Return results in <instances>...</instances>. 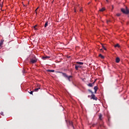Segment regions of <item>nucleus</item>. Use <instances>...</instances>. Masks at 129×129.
Returning a JSON list of instances; mask_svg holds the SVG:
<instances>
[{"instance_id": "22", "label": "nucleus", "mask_w": 129, "mask_h": 129, "mask_svg": "<svg viewBox=\"0 0 129 129\" xmlns=\"http://www.w3.org/2000/svg\"><path fill=\"white\" fill-rule=\"evenodd\" d=\"M102 48H103V49H104L105 51H106V50H107V49H106V48H105V47L103 46V45L102 44Z\"/></svg>"}, {"instance_id": "20", "label": "nucleus", "mask_w": 129, "mask_h": 129, "mask_svg": "<svg viewBox=\"0 0 129 129\" xmlns=\"http://www.w3.org/2000/svg\"><path fill=\"white\" fill-rule=\"evenodd\" d=\"M47 72H55V71L54 70H47Z\"/></svg>"}, {"instance_id": "30", "label": "nucleus", "mask_w": 129, "mask_h": 129, "mask_svg": "<svg viewBox=\"0 0 129 129\" xmlns=\"http://www.w3.org/2000/svg\"><path fill=\"white\" fill-rule=\"evenodd\" d=\"M112 10H113V9H114L113 5L112 6Z\"/></svg>"}, {"instance_id": "5", "label": "nucleus", "mask_w": 129, "mask_h": 129, "mask_svg": "<svg viewBox=\"0 0 129 129\" xmlns=\"http://www.w3.org/2000/svg\"><path fill=\"white\" fill-rule=\"evenodd\" d=\"M58 73H61V74H62L63 77H65L66 78H67L68 77V76L66 73H63V72H58Z\"/></svg>"}, {"instance_id": "35", "label": "nucleus", "mask_w": 129, "mask_h": 129, "mask_svg": "<svg viewBox=\"0 0 129 129\" xmlns=\"http://www.w3.org/2000/svg\"><path fill=\"white\" fill-rule=\"evenodd\" d=\"M100 50H101V51H102V49H101Z\"/></svg>"}, {"instance_id": "3", "label": "nucleus", "mask_w": 129, "mask_h": 129, "mask_svg": "<svg viewBox=\"0 0 129 129\" xmlns=\"http://www.w3.org/2000/svg\"><path fill=\"white\" fill-rule=\"evenodd\" d=\"M37 59L36 58V57L35 56H34L33 58H31L30 59V62L32 64H34V63H37Z\"/></svg>"}, {"instance_id": "16", "label": "nucleus", "mask_w": 129, "mask_h": 129, "mask_svg": "<svg viewBox=\"0 0 129 129\" xmlns=\"http://www.w3.org/2000/svg\"><path fill=\"white\" fill-rule=\"evenodd\" d=\"M37 27H38L37 25H35L34 26H33V29H34V30H38V28H37Z\"/></svg>"}, {"instance_id": "8", "label": "nucleus", "mask_w": 129, "mask_h": 129, "mask_svg": "<svg viewBox=\"0 0 129 129\" xmlns=\"http://www.w3.org/2000/svg\"><path fill=\"white\" fill-rule=\"evenodd\" d=\"M94 89L95 90V93H96V92H97V90H98V87H97V86H95L94 87Z\"/></svg>"}, {"instance_id": "12", "label": "nucleus", "mask_w": 129, "mask_h": 129, "mask_svg": "<svg viewBox=\"0 0 129 129\" xmlns=\"http://www.w3.org/2000/svg\"><path fill=\"white\" fill-rule=\"evenodd\" d=\"M77 64H78V65H83V62L78 61L77 62Z\"/></svg>"}, {"instance_id": "9", "label": "nucleus", "mask_w": 129, "mask_h": 129, "mask_svg": "<svg viewBox=\"0 0 129 129\" xmlns=\"http://www.w3.org/2000/svg\"><path fill=\"white\" fill-rule=\"evenodd\" d=\"M49 58H50V56H43L42 57V59H43L44 60H46V59H49Z\"/></svg>"}, {"instance_id": "1", "label": "nucleus", "mask_w": 129, "mask_h": 129, "mask_svg": "<svg viewBox=\"0 0 129 129\" xmlns=\"http://www.w3.org/2000/svg\"><path fill=\"white\" fill-rule=\"evenodd\" d=\"M103 119V117H102V115L101 113L99 114V126H103V121L102 120Z\"/></svg>"}, {"instance_id": "24", "label": "nucleus", "mask_w": 129, "mask_h": 129, "mask_svg": "<svg viewBox=\"0 0 129 129\" xmlns=\"http://www.w3.org/2000/svg\"><path fill=\"white\" fill-rule=\"evenodd\" d=\"M116 16H117V17H119V16H120V14L117 13V14H116Z\"/></svg>"}, {"instance_id": "17", "label": "nucleus", "mask_w": 129, "mask_h": 129, "mask_svg": "<svg viewBox=\"0 0 129 129\" xmlns=\"http://www.w3.org/2000/svg\"><path fill=\"white\" fill-rule=\"evenodd\" d=\"M3 44H4V40H1L0 42V47H2Z\"/></svg>"}, {"instance_id": "25", "label": "nucleus", "mask_w": 129, "mask_h": 129, "mask_svg": "<svg viewBox=\"0 0 129 129\" xmlns=\"http://www.w3.org/2000/svg\"><path fill=\"white\" fill-rule=\"evenodd\" d=\"M108 23H110V20H107V24H108Z\"/></svg>"}, {"instance_id": "27", "label": "nucleus", "mask_w": 129, "mask_h": 129, "mask_svg": "<svg viewBox=\"0 0 129 129\" xmlns=\"http://www.w3.org/2000/svg\"><path fill=\"white\" fill-rule=\"evenodd\" d=\"M30 94H32L33 95V91H31L29 92Z\"/></svg>"}, {"instance_id": "6", "label": "nucleus", "mask_w": 129, "mask_h": 129, "mask_svg": "<svg viewBox=\"0 0 129 129\" xmlns=\"http://www.w3.org/2000/svg\"><path fill=\"white\" fill-rule=\"evenodd\" d=\"M79 68H81V66L79 64H76L75 65V69L76 70H78Z\"/></svg>"}, {"instance_id": "28", "label": "nucleus", "mask_w": 129, "mask_h": 129, "mask_svg": "<svg viewBox=\"0 0 129 129\" xmlns=\"http://www.w3.org/2000/svg\"><path fill=\"white\" fill-rule=\"evenodd\" d=\"M38 9H39V7H38V8L36 9V10H35V13H36V14H37V10H38Z\"/></svg>"}, {"instance_id": "34", "label": "nucleus", "mask_w": 129, "mask_h": 129, "mask_svg": "<svg viewBox=\"0 0 129 129\" xmlns=\"http://www.w3.org/2000/svg\"><path fill=\"white\" fill-rule=\"evenodd\" d=\"M106 2H108V0H106Z\"/></svg>"}, {"instance_id": "2", "label": "nucleus", "mask_w": 129, "mask_h": 129, "mask_svg": "<svg viewBox=\"0 0 129 129\" xmlns=\"http://www.w3.org/2000/svg\"><path fill=\"white\" fill-rule=\"evenodd\" d=\"M126 9H121V11L122 12V13H123V14H125V15H128L129 14V10L127 9V7H125Z\"/></svg>"}, {"instance_id": "4", "label": "nucleus", "mask_w": 129, "mask_h": 129, "mask_svg": "<svg viewBox=\"0 0 129 129\" xmlns=\"http://www.w3.org/2000/svg\"><path fill=\"white\" fill-rule=\"evenodd\" d=\"M91 97L92 99H94V100H97V97H95V95L92 94Z\"/></svg>"}, {"instance_id": "21", "label": "nucleus", "mask_w": 129, "mask_h": 129, "mask_svg": "<svg viewBox=\"0 0 129 129\" xmlns=\"http://www.w3.org/2000/svg\"><path fill=\"white\" fill-rule=\"evenodd\" d=\"M48 26V22H46L44 25V28H46Z\"/></svg>"}, {"instance_id": "36", "label": "nucleus", "mask_w": 129, "mask_h": 129, "mask_svg": "<svg viewBox=\"0 0 129 129\" xmlns=\"http://www.w3.org/2000/svg\"><path fill=\"white\" fill-rule=\"evenodd\" d=\"M128 18H129V16H128Z\"/></svg>"}, {"instance_id": "23", "label": "nucleus", "mask_w": 129, "mask_h": 129, "mask_svg": "<svg viewBox=\"0 0 129 129\" xmlns=\"http://www.w3.org/2000/svg\"><path fill=\"white\" fill-rule=\"evenodd\" d=\"M88 91H89V92H91V93H92V94H93V92H92V91H91V90H88Z\"/></svg>"}, {"instance_id": "32", "label": "nucleus", "mask_w": 129, "mask_h": 129, "mask_svg": "<svg viewBox=\"0 0 129 129\" xmlns=\"http://www.w3.org/2000/svg\"><path fill=\"white\" fill-rule=\"evenodd\" d=\"M94 125H95V124H93V125H92V126H94Z\"/></svg>"}, {"instance_id": "29", "label": "nucleus", "mask_w": 129, "mask_h": 129, "mask_svg": "<svg viewBox=\"0 0 129 129\" xmlns=\"http://www.w3.org/2000/svg\"><path fill=\"white\" fill-rule=\"evenodd\" d=\"M1 114H2V115H4V112H2Z\"/></svg>"}, {"instance_id": "15", "label": "nucleus", "mask_w": 129, "mask_h": 129, "mask_svg": "<svg viewBox=\"0 0 129 129\" xmlns=\"http://www.w3.org/2000/svg\"><path fill=\"white\" fill-rule=\"evenodd\" d=\"M67 78H68L69 81H71L70 78H72V76H68V77H67Z\"/></svg>"}, {"instance_id": "19", "label": "nucleus", "mask_w": 129, "mask_h": 129, "mask_svg": "<svg viewBox=\"0 0 129 129\" xmlns=\"http://www.w3.org/2000/svg\"><path fill=\"white\" fill-rule=\"evenodd\" d=\"M115 48H116V47H117L118 48H119V47H120V46H119V44H116V45H114Z\"/></svg>"}, {"instance_id": "13", "label": "nucleus", "mask_w": 129, "mask_h": 129, "mask_svg": "<svg viewBox=\"0 0 129 129\" xmlns=\"http://www.w3.org/2000/svg\"><path fill=\"white\" fill-rule=\"evenodd\" d=\"M39 89H41V88L38 87L34 89V91L38 92L39 91Z\"/></svg>"}, {"instance_id": "31", "label": "nucleus", "mask_w": 129, "mask_h": 129, "mask_svg": "<svg viewBox=\"0 0 129 129\" xmlns=\"http://www.w3.org/2000/svg\"><path fill=\"white\" fill-rule=\"evenodd\" d=\"M82 9H81L80 10V12H82Z\"/></svg>"}, {"instance_id": "11", "label": "nucleus", "mask_w": 129, "mask_h": 129, "mask_svg": "<svg viewBox=\"0 0 129 129\" xmlns=\"http://www.w3.org/2000/svg\"><path fill=\"white\" fill-rule=\"evenodd\" d=\"M69 124H70V125H72V126L73 127V128H74V126L73 125V123L72 122V121H69Z\"/></svg>"}, {"instance_id": "14", "label": "nucleus", "mask_w": 129, "mask_h": 129, "mask_svg": "<svg viewBox=\"0 0 129 129\" xmlns=\"http://www.w3.org/2000/svg\"><path fill=\"white\" fill-rule=\"evenodd\" d=\"M99 11L100 12H104V11H105V8H102L101 9H100Z\"/></svg>"}, {"instance_id": "26", "label": "nucleus", "mask_w": 129, "mask_h": 129, "mask_svg": "<svg viewBox=\"0 0 129 129\" xmlns=\"http://www.w3.org/2000/svg\"><path fill=\"white\" fill-rule=\"evenodd\" d=\"M40 85L39 84H38L37 85V88H38V87H39V88H40Z\"/></svg>"}, {"instance_id": "10", "label": "nucleus", "mask_w": 129, "mask_h": 129, "mask_svg": "<svg viewBox=\"0 0 129 129\" xmlns=\"http://www.w3.org/2000/svg\"><path fill=\"white\" fill-rule=\"evenodd\" d=\"M119 61H120V59H119V57H116V62L119 63Z\"/></svg>"}, {"instance_id": "33", "label": "nucleus", "mask_w": 129, "mask_h": 129, "mask_svg": "<svg viewBox=\"0 0 129 129\" xmlns=\"http://www.w3.org/2000/svg\"><path fill=\"white\" fill-rule=\"evenodd\" d=\"M75 12L76 13V10H75Z\"/></svg>"}, {"instance_id": "18", "label": "nucleus", "mask_w": 129, "mask_h": 129, "mask_svg": "<svg viewBox=\"0 0 129 129\" xmlns=\"http://www.w3.org/2000/svg\"><path fill=\"white\" fill-rule=\"evenodd\" d=\"M99 57H101V58L102 59H104V56L103 55H102L101 54H100L99 55Z\"/></svg>"}, {"instance_id": "7", "label": "nucleus", "mask_w": 129, "mask_h": 129, "mask_svg": "<svg viewBox=\"0 0 129 129\" xmlns=\"http://www.w3.org/2000/svg\"><path fill=\"white\" fill-rule=\"evenodd\" d=\"M94 83H95V82H94L93 83H89L88 85V86H89L90 87H93V86H94Z\"/></svg>"}]
</instances>
